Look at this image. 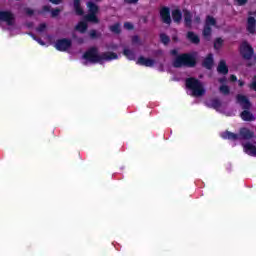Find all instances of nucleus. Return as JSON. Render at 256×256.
Masks as SVG:
<instances>
[{
	"instance_id": "nucleus-41",
	"label": "nucleus",
	"mask_w": 256,
	"mask_h": 256,
	"mask_svg": "<svg viewBox=\"0 0 256 256\" xmlns=\"http://www.w3.org/2000/svg\"><path fill=\"white\" fill-rule=\"evenodd\" d=\"M238 83H239V86H240V87H243V86L245 85V82H243V81H241V80H239Z\"/></svg>"
},
{
	"instance_id": "nucleus-27",
	"label": "nucleus",
	"mask_w": 256,
	"mask_h": 256,
	"mask_svg": "<svg viewBox=\"0 0 256 256\" xmlns=\"http://www.w3.org/2000/svg\"><path fill=\"white\" fill-rule=\"evenodd\" d=\"M46 30H47V25L45 23H42L37 27L38 33H44V31Z\"/></svg>"
},
{
	"instance_id": "nucleus-25",
	"label": "nucleus",
	"mask_w": 256,
	"mask_h": 256,
	"mask_svg": "<svg viewBox=\"0 0 256 256\" xmlns=\"http://www.w3.org/2000/svg\"><path fill=\"white\" fill-rule=\"evenodd\" d=\"M79 5H80L79 0H74V8H75L77 15H83V9H81V7Z\"/></svg>"
},
{
	"instance_id": "nucleus-9",
	"label": "nucleus",
	"mask_w": 256,
	"mask_h": 256,
	"mask_svg": "<svg viewBox=\"0 0 256 256\" xmlns=\"http://www.w3.org/2000/svg\"><path fill=\"white\" fill-rule=\"evenodd\" d=\"M71 47V40L69 39H61L58 40L55 44V48L58 51H67Z\"/></svg>"
},
{
	"instance_id": "nucleus-4",
	"label": "nucleus",
	"mask_w": 256,
	"mask_h": 256,
	"mask_svg": "<svg viewBox=\"0 0 256 256\" xmlns=\"http://www.w3.org/2000/svg\"><path fill=\"white\" fill-rule=\"evenodd\" d=\"M254 133L247 129V128H241L239 135L226 131L221 134V137L223 139H230L231 141H237V139H251L253 137Z\"/></svg>"
},
{
	"instance_id": "nucleus-20",
	"label": "nucleus",
	"mask_w": 256,
	"mask_h": 256,
	"mask_svg": "<svg viewBox=\"0 0 256 256\" xmlns=\"http://www.w3.org/2000/svg\"><path fill=\"white\" fill-rule=\"evenodd\" d=\"M172 18H173V21L175 22V23H179L180 21H181V19H182V14H181V11L180 10H174L173 12H172Z\"/></svg>"
},
{
	"instance_id": "nucleus-43",
	"label": "nucleus",
	"mask_w": 256,
	"mask_h": 256,
	"mask_svg": "<svg viewBox=\"0 0 256 256\" xmlns=\"http://www.w3.org/2000/svg\"><path fill=\"white\" fill-rule=\"evenodd\" d=\"M44 9H45V11H49V7H45Z\"/></svg>"
},
{
	"instance_id": "nucleus-38",
	"label": "nucleus",
	"mask_w": 256,
	"mask_h": 256,
	"mask_svg": "<svg viewBox=\"0 0 256 256\" xmlns=\"http://www.w3.org/2000/svg\"><path fill=\"white\" fill-rule=\"evenodd\" d=\"M139 0H125V3H137Z\"/></svg>"
},
{
	"instance_id": "nucleus-21",
	"label": "nucleus",
	"mask_w": 256,
	"mask_h": 256,
	"mask_svg": "<svg viewBox=\"0 0 256 256\" xmlns=\"http://www.w3.org/2000/svg\"><path fill=\"white\" fill-rule=\"evenodd\" d=\"M187 38L189 39V41H191V43H195L197 45V43H199V36H197L195 33L193 32H188L187 34Z\"/></svg>"
},
{
	"instance_id": "nucleus-11",
	"label": "nucleus",
	"mask_w": 256,
	"mask_h": 256,
	"mask_svg": "<svg viewBox=\"0 0 256 256\" xmlns=\"http://www.w3.org/2000/svg\"><path fill=\"white\" fill-rule=\"evenodd\" d=\"M218 81L219 83L222 84L219 87V93H221V95H229V93H231L229 86H227L226 84H223V83H227V78L223 77V78H220Z\"/></svg>"
},
{
	"instance_id": "nucleus-10",
	"label": "nucleus",
	"mask_w": 256,
	"mask_h": 256,
	"mask_svg": "<svg viewBox=\"0 0 256 256\" xmlns=\"http://www.w3.org/2000/svg\"><path fill=\"white\" fill-rule=\"evenodd\" d=\"M113 59H117V54L113 52H107L97 56L98 63H101L102 61H113Z\"/></svg>"
},
{
	"instance_id": "nucleus-32",
	"label": "nucleus",
	"mask_w": 256,
	"mask_h": 256,
	"mask_svg": "<svg viewBox=\"0 0 256 256\" xmlns=\"http://www.w3.org/2000/svg\"><path fill=\"white\" fill-rule=\"evenodd\" d=\"M59 13H61V10H59V9L52 10V17H57V15H59Z\"/></svg>"
},
{
	"instance_id": "nucleus-39",
	"label": "nucleus",
	"mask_w": 256,
	"mask_h": 256,
	"mask_svg": "<svg viewBox=\"0 0 256 256\" xmlns=\"http://www.w3.org/2000/svg\"><path fill=\"white\" fill-rule=\"evenodd\" d=\"M26 13H27V15H33V10L27 9V10H26Z\"/></svg>"
},
{
	"instance_id": "nucleus-19",
	"label": "nucleus",
	"mask_w": 256,
	"mask_h": 256,
	"mask_svg": "<svg viewBox=\"0 0 256 256\" xmlns=\"http://www.w3.org/2000/svg\"><path fill=\"white\" fill-rule=\"evenodd\" d=\"M241 118L243 119V121H253L254 117L253 114H251V112L244 110L241 113Z\"/></svg>"
},
{
	"instance_id": "nucleus-16",
	"label": "nucleus",
	"mask_w": 256,
	"mask_h": 256,
	"mask_svg": "<svg viewBox=\"0 0 256 256\" xmlns=\"http://www.w3.org/2000/svg\"><path fill=\"white\" fill-rule=\"evenodd\" d=\"M218 73H222V75H227L229 73V68H227V64L225 63V60L220 61L218 67H217Z\"/></svg>"
},
{
	"instance_id": "nucleus-35",
	"label": "nucleus",
	"mask_w": 256,
	"mask_h": 256,
	"mask_svg": "<svg viewBox=\"0 0 256 256\" xmlns=\"http://www.w3.org/2000/svg\"><path fill=\"white\" fill-rule=\"evenodd\" d=\"M97 35V32L95 30L90 32V37H92V39Z\"/></svg>"
},
{
	"instance_id": "nucleus-17",
	"label": "nucleus",
	"mask_w": 256,
	"mask_h": 256,
	"mask_svg": "<svg viewBox=\"0 0 256 256\" xmlns=\"http://www.w3.org/2000/svg\"><path fill=\"white\" fill-rule=\"evenodd\" d=\"M255 25H256L255 18L249 17L248 25H247V29H248L249 33H255Z\"/></svg>"
},
{
	"instance_id": "nucleus-30",
	"label": "nucleus",
	"mask_w": 256,
	"mask_h": 256,
	"mask_svg": "<svg viewBox=\"0 0 256 256\" xmlns=\"http://www.w3.org/2000/svg\"><path fill=\"white\" fill-rule=\"evenodd\" d=\"M250 89L256 91V76L253 78L252 83L250 84Z\"/></svg>"
},
{
	"instance_id": "nucleus-36",
	"label": "nucleus",
	"mask_w": 256,
	"mask_h": 256,
	"mask_svg": "<svg viewBox=\"0 0 256 256\" xmlns=\"http://www.w3.org/2000/svg\"><path fill=\"white\" fill-rule=\"evenodd\" d=\"M138 41H139V37L134 36V37L132 38V43H138Z\"/></svg>"
},
{
	"instance_id": "nucleus-8",
	"label": "nucleus",
	"mask_w": 256,
	"mask_h": 256,
	"mask_svg": "<svg viewBox=\"0 0 256 256\" xmlns=\"http://www.w3.org/2000/svg\"><path fill=\"white\" fill-rule=\"evenodd\" d=\"M0 21H4L7 25H13L15 23V17L11 12L0 11Z\"/></svg>"
},
{
	"instance_id": "nucleus-45",
	"label": "nucleus",
	"mask_w": 256,
	"mask_h": 256,
	"mask_svg": "<svg viewBox=\"0 0 256 256\" xmlns=\"http://www.w3.org/2000/svg\"><path fill=\"white\" fill-rule=\"evenodd\" d=\"M174 41H177V38L176 37H173Z\"/></svg>"
},
{
	"instance_id": "nucleus-14",
	"label": "nucleus",
	"mask_w": 256,
	"mask_h": 256,
	"mask_svg": "<svg viewBox=\"0 0 256 256\" xmlns=\"http://www.w3.org/2000/svg\"><path fill=\"white\" fill-rule=\"evenodd\" d=\"M243 148L245 153H247V155H251L252 157H256V147L255 145L251 144V143H246L243 144Z\"/></svg>"
},
{
	"instance_id": "nucleus-5",
	"label": "nucleus",
	"mask_w": 256,
	"mask_h": 256,
	"mask_svg": "<svg viewBox=\"0 0 256 256\" xmlns=\"http://www.w3.org/2000/svg\"><path fill=\"white\" fill-rule=\"evenodd\" d=\"M215 25H216L215 18L211 16H207L206 24L203 30V36L205 37V39H209V37H211V26L215 27Z\"/></svg>"
},
{
	"instance_id": "nucleus-34",
	"label": "nucleus",
	"mask_w": 256,
	"mask_h": 256,
	"mask_svg": "<svg viewBox=\"0 0 256 256\" xmlns=\"http://www.w3.org/2000/svg\"><path fill=\"white\" fill-rule=\"evenodd\" d=\"M238 2V5H245L247 3V0H236Z\"/></svg>"
},
{
	"instance_id": "nucleus-26",
	"label": "nucleus",
	"mask_w": 256,
	"mask_h": 256,
	"mask_svg": "<svg viewBox=\"0 0 256 256\" xmlns=\"http://www.w3.org/2000/svg\"><path fill=\"white\" fill-rule=\"evenodd\" d=\"M222 45H223V39L217 38L216 41L214 42L215 49H221Z\"/></svg>"
},
{
	"instance_id": "nucleus-42",
	"label": "nucleus",
	"mask_w": 256,
	"mask_h": 256,
	"mask_svg": "<svg viewBox=\"0 0 256 256\" xmlns=\"http://www.w3.org/2000/svg\"><path fill=\"white\" fill-rule=\"evenodd\" d=\"M177 53V51L173 50L172 51V55H175Z\"/></svg>"
},
{
	"instance_id": "nucleus-6",
	"label": "nucleus",
	"mask_w": 256,
	"mask_h": 256,
	"mask_svg": "<svg viewBox=\"0 0 256 256\" xmlns=\"http://www.w3.org/2000/svg\"><path fill=\"white\" fill-rule=\"evenodd\" d=\"M240 53L244 59H251L253 57V48L247 42H243L240 46Z\"/></svg>"
},
{
	"instance_id": "nucleus-18",
	"label": "nucleus",
	"mask_w": 256,
	"mask_h": 256,
	"mask_svg": "<svg viewBox=\"0 0 256 256\" xmlns=\"http://www.w3.org/2000/svg\"><path fill=\"white\" fill-rule=\"evenodd\" d=\"M204 67H206V69H211V67H213V54H209L204 62H203Z\"/></svg>"
},
{
	"instance_id": "nucleus-3",
	"label": "nucleus",
	"mask_w": 256,
	"mask_h": 256,
	"mask_svg": "<svg viewBox=\"0 0 256 256\" xmlns=\"http://www.w3.org/2000/svg\"><path fill=\"white\" fill-rule=\"evenodd\" d=\"M186 87L192 91L193 97H203V94L205 93L203 84L195 78H188L186 80Z\"/></svg>"
},
{
	"instance_id": "nucleus-37",
	"label": "nucleus",
	"mask_w": 256,
	"mask_h": 256,
	"mask_svg": "<svg viewBox=\"0 0 256 256\" xmlns=\"http://www.w3.org/2000/svg\"><path fill=\"white\" fill-rule=\"evenodd\" d=\"M230 81H237V76L231 75L230 76Z\"/></svg>"
},
{
	"instance_id": "nucleus-40",
	"label": "nucleus",
	"mask_w": 256,
	"mask_h": 256,
	"mask_svg": "<svg viewBox=\"0 0 256 256\" xmlns=\"http://www.w3.org/2000/svg\"><path fill=\"white\" fill-rule=\"evenodd\" d=\"M194 21H195L196 23H199V22L201 21V18H199V16H196Z\"/></svg>"
},
{
	"instance_id": "nucleus-23",
	"label": "nucleus",
	"mask_w": 256,
	"mask_h": 256,
	"mask_svg": "<svg viewBox=\"0 0 256 256\" xmlns=\"http://www.w3.org/2000/svg\"><path fill=\"white\" fill-rule=\"evenodd\" d=\"M110 31L112 33H115L116 35L121 33V24L119 23L113 24L112 26H110Z\"/></svg>"
},
{
	"instance_id": "nucleus-2",
	"label": "nucleus",
	"mask_w": 256,
	"mask_h": 256,
	"mask_svg": "<svg viewBox=\"0 0 256 256\" xmlns=\"http://www.w3.org/2000/svg\"><path fill=\"white\" fill-rule=\"evenodd\" d=\"M197 53L193 54H182L173 62L174 67H194Z\"/></svg>"
},
{
	"instance_id": "nucleus-24",
	"label": "nucleus",
	"mask_w": 256,
	"mask_h": 256,
	"mask_svg": "<svg viewBox=\"0 0 256 256\" xmlns=\"http://www.w3.org/2000/svg\"><path fill=\"white\" fill-rule=\"evenodd\" d=\"M124 55L125 57H127V59H129L130 61H133V59H135V53H133V51L129 50V49H124Z\"/></svg>"
},
{
	"instance_id": "nucleus-33",
	"label": "nucleus",
	"mask_w": 256,
	"mask_h": 256,
	"mask_svg": "<svg viewBox=\"0 0 256 256\" xmlns=\"http://www.w3.org/2000/svg\"><path fill=\"white\" fill-rule=\"evenodd\" d=\"M50 3H53L54 5H59V3H63V0H49Z\"/></svg>"
},
{
	"instance_id": "nucleus-28",
	"label": "nucleus",
	"mask_w": 256,
	"mask_h": 256,
	"mask_svg": "<svg viewBox=\"0 0 256 256\" xmlns=\"http://www.w3.org/2000/svg\"><path fill=\"white\" fill-rule=\"evenodd\" d=\"M160 39H161V41H162V43H163L164 45H167V43H169V41H170V39L168 38V36L165 35V34H161V35H160Z\"/></svg>"
},
{
	"instance_id": "nucleus-22",
	"label": "nucleus",
	"mask_w": 256,
	"mask_h": 256,
	"mask_svg": "<svg viewBox=\"0 0 256 256\" xmlns=\"http://www.w3.org/2000/svg\"><path fill=\"white\" fill-rule=\"evenodd\" d=\"M191 13L187 10H184V20L187 27H191Z\"/></svg>"
},
{
	"instance_id": "nucleus-31",
	"label": "nucleus",
	"mask_w": 256,
	"mask_h": 256,
	"mask_svg": "<svg viewBox=\"0 0 256 256\" xmlns=\"http://www.w3.org/2000/svg\"><path fill=\"white\" fill-rule=\"evenodd\" d=\"M124 28H126L128 31H131V29H133V24L126 22L124 24Z\"/></svg>"
},
{
	"instance_id": "nucleus-44",
	"label": "nucleus",
	"mask_w": 256,
	"mask_h": 256,
	"mask_svg": "<svg viewBox=\"0 0 256 256\" xmlns=\"http://www.w3.org/2000/svg\"><path fill=\"white\" fill-rule=\"evenodd\" d=\"M38 43H40V45H44L41 41H38Z\"/></svg>"
},
{
	"instance_id": "nucleus-13",
	"label": "nucleus",
	"mask_w": 256,
	"mask_h": 256,
	"mask_svg": "<svg viewBox=\"0 0 256 256\" xmlns=\"http://www.w3.org/2000/svg\"><path fill=\"white\" fill-rule=\"evenodd\" d=\"M237 102L239 103V105H241L242 109H249L251 107V103L246 96L238 95Z\"/></svg>"
},
{
	"instance_id": "nucleus-7",
	"label": "nucleus",
	"mask_w": 256,
	"mask_h": 256,
	"mask_svg": "<svg viewBox=\"0 0 256 256\" xmlns=\"http://www.w3.org/2000/svg\"><path fill=\"white\" fill-rule=\"evenodd\" d=\"M86 63H96L97 62V48L92 47L90 48L83 56Z\"/></svg>"
},
{
	"instance_id": "nucleus-15",
	"label": "nucleus",
	"mask_w": 256,
	"mask_h": 256,
	"mask_svg": "<svg viewBox=\"0 0 256 256\" xmlns=\"http://www.w3.org/2000/svg\"><path fill=\"white\" fill-rule=\"evenodd\" d=\"M138 65H144V67H153L155 65V60L145 58V57H140L137 61Z\"/></svg>"
},
{
	"instance_id": "nucleus-12",
	"label": "nucleus",
	"mask_w": 256,
	"mask_h": 256,
	"mask_svg": "<svg viewBox=\"0 0 256 256\" xmlns=\"http://www.w3.org/2000/svg\"><path fill=\"white\" fill-rule=\"evenodd\" d=\"M160 17L164 23L169 25V23H171V13L169 12V8H162L160 10Z\"/></svg>"
},
{
	"instance_id": "nucleus-29",
	"label": "nucleus",
	"mask_w": 256,
	"mask_h": 256,
	"mask_svg": "<svg viewBox=\"0 0 256 256\" xmlns=\"http://www.w3.org/2000/svg\"><path fill=\"white\" fill-rule=\"evenodd\" d=\"M212 107L214 109H219L221 107V102H219V100H213L212 101Z\"/></svg>"
},
{
	"instance_id": "nucleus-1",
	"label": "nucleus",
	"mask_w": 256,
	"mask_h": 256,
	"mask_svg": "<svg viewBox=\"0 0 256 256\" xmlns=\"http://www.w3.org/2000/svg\"><path fill=\"white\" fill-rule=\"evenodd\" d=\"M88 8L90 13L85 17L86 21L79 22L75 27L76 31H79V33H85V31H87V21L90 23L97 21V5L93 2H88Z\"/></svg>"
}]
</instances>
